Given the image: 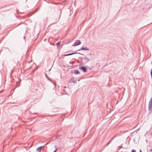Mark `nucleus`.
<instances>
[{"label":"nucleus","instance_id":"obj_20","mask_svg":"<svg viewBox=\"0 0 152 152\" xmlns=\"http://www.w3.org/2000/svg\"><path fill=\"white\" fill-rule=\"evenodd\" d=\"M149 151L152 152V148L149 150Z\"/></svg>","mask_w":152,"mask_h":152},{"label":"nucleus","instance_id":"obj_3","mask_svg":"<svg viewBox=\"0 0 152 152\" xmlns=\"http://www.w3.org/2000/svg\"><path fill=\"white\" fill-rule=\"evenodd\" d=\"M82 59H83V60H84V64L85 63H87L90 61V59L87 58L86 56H85L84 57V58H81Z\"/></svg>","mask_w":152,"mask_h":152},{"label":"nucleus","instance_id":"obj_22","mask_svg":"<svg viewBox=\"0 0 152 152\" xmlns=\"http://www.w3.org/2000/svg\"><path fill=\"white\" fill-rule=\"evenodd\" d=\"M54 147H55V148H56H56H57V146H56V145H55V146H54Z\"/></svg>","mask_w":152,"mask_h":152},{"label":"nucleus","instance_id":"obj_14","mask_svg":"<svg viewBox=\"0 0 152 152\" xmlns=\"http://www.w3.org/2000/svg\"><path fill=\"white\" fill-rule=\"evenodd\" d=\"M21 81V80L20 79H19V81L17 82V84L18 85V83H19V84L20 83Z\"/></svg>","mask_w":152,"mask_h":152},{"label":"nucleus","instance_id":"obj_1","mask_svg":"<svg viewBox=\"0 0 152 152\" xmlns=\"http://www.w3.org/2000/svg\"><path fill=\"white\" fill-rule=\"evenodd\" d=\"M81 54V55H85L81 53H80L74 52V53H68V54H64L63 55V56H70V55H73V54Z\"/></svg>","mask_w":152,"mask_h":152},{"label":"nucleus","instance_id":"obj_11","mask_svg":"<svg viewBox=\"0 0 152 152\" xmlns=\"http://www.w3.org/2000/svg\"><path fill=\"white\" fill-rule=\"evenodd\" d=\"M61 136V134H58L57 135L56 137V139H58V138Z\"/></svg>","mask_w":152,"mask_h":152},{"label":"nucleus","instance_id":"obj_4","mask_svg":"<svg viewBox=\"0 0 152 152\" xmlns=\"http://www.w3.org/2000/svg\"><path fill=\"white\" fill-rule=\"evenodd\" d=\"M79 69H81L83 72H87V68L84 66H82L80 67H79Z\"/></svg>","mask_w":152,"mask_h":152},{"label":"nucleus","instance_id":"obj_15","mask_svg":"<svg viewBox=\"0 0 152 152\" xmlns=\"http://www.w3.org/2000/svg\"><path fill=\"white\" fill-rule=\"evenodd\" d=\"M45 74V76H46V77L50 81V78L46 74Z\"/></svg>","mask_w":152,"mask_h":152},{"label":"nucleus","instance_id":"obj_17","mask_svg":"<svg viewBox=\"0 0 152 152\" xmlns=\"http://www.w3.org/2000/svg\"><path fill=\"white\" fill-rule=\"evenodd\" d=\"M12 53H16V52L14 50H13L11 52Z\"/></svg>","mask_w":152,"mask_h":152},{"label":"nucleus","instance_id":"obj_18","mask_svg":"<svg viewBox=\"0 0 152 152\" xmlns=\"http://www.w3.org/2000/svg\"><path fill=\"white\" fill-rule=\"evenodd\" d=\"M58 149V148H56V149L55 150V151L53 152H56L57 151Z\"/></svg>","mask_w":152,"mask_h":152},{"label":"nucleus","instance_id":"obj_19","mask_svg":"<svg viewBox=\"0 0 152 152\" xmlns=\"http://www.w3.org/2000/svg\"><path fill=\"white\" fill-rule=\"evenodd\" d=\"M119 148H123V147H122V146L121 145V146H119Z\"/></svg>","mask_w":152,"mask_h":152},{"label":"nucleus","instance_id":"obj_28","mask_svg":"<svg viewBox=\"0 0 152 152\" xmlns=\"http://www.w3.org/2000/svg\"><path fill=\"white\" fill-rule=\"evenodd\" d=\"M79 80H80V79H78V81H79Z\"/></svg>","mask_w":152,"mask_h":152},{"label":"nucleus","instance_id":"obj_5","mask_svg":"<svg viewBox=\"0 0 152 152\" xmlns=\"http://www.w3.org/2000/svg\"><path fill=\"white\" fill-rule=\"evenodd\" d=\"M89 50L88 48L87 47H82L80 49L77 50V51L80 50Z\"/></svg>","mask_w":152,"mask_h":152},{"label":"nucleus","instance_id":"obj_24","mask_svg":"<svg viewBox=\"0 0 152 152\" xmlns=\"http://www.w3.org/2000/svg\"><path fill=\"white\" fill-rule=\"evenodd\" d=\"M113 137L111 139V140H111V141H112V140L113 139Z\"/></svg>","mask_w":152,"mask_h":152},{"label":"nucleus","instance_id":"obj_31","mask_svg":"<svg viewBox=\"0 0 152 152\" xmlns=\"http://www.w3.org/2000/svg\"><path fill=\"white\" fill-rule=\"evenodd\" d=\"M39 152H40V151Z\"/></svg>","mask_w":152,"mask_h":152},{"label":"nucleus","instance_id":"obj_25","mask_svg":"<svg viewBox=\"0 0 152 152\" xmlns=\"http://www.w3.org/2000/svg\"><path fill=\"white\" fill-rule=\"evenodd\" d=\"M140 152H142L141 149L140 150Z\"/></svg>","mask_w":152,"mask_h":152},{"label":"nucleus","instance_id":"obj_21","mask_svg":"<svg viewBox=\"0 0 152 152\" xmlns=\"http://www.w3.org/2000/svg\"><path fill=\"white\" fill-rule=\"evenodd\" d=\"M60 17H59V18H58V20L57 21H56L55 23H56L57 22H58V20H59V19H60Z\"/></svg>","mask_w":152,"mask_h":152},{"label":"nucleus","instance_id":"obj_29","mask_svg":"<svg viewBox=\"0 0 152 152\" xmlns=\"http://www.w3.org/2000/svg\"><path fill=\"white\" fill-rule=\"evenodd\" d=\"M12 72H13V71H12L11 73H12Z\"/></svg>","mask_w":152,"mask_h":152},{"label":"nucleus","instance_id":"obj_23","mask_svg":"<svg viewBox=\"0 0 152 152\" xmlns=\"http://www.w3.org/2000/svg\"><path fill=\"white\" fill-rule=\"evenodd\" d=\"M49 143V142H47L46 143L45 145H47L48 144V143Z\"/></svg>","mask_w":152,"mask_h":152},{"label":"nucleus","instance_id":"obj_12","mask_svg":"<svg viewBox=\"0 0 152 152\" xmlns=\"http://www.w3.org/2000/svg\"><path fill=\"white\" fill-rule=\"evenodd\" d=\"M111 140H110L105 145V146H107L111 142Z\"/></svg>","mask_w":152,"mask_h":152},{"label":"nucleus","instance_id":"obj_13","mask_svg":"<svg viewBox=\"0 0 152 152\" xmlns=\"http://www.w3.org/2000/svg\"><path fill=\"white\" fill-rule=\"evenodd\" d=\"M61 44V42H58L57 43H56V45L57 46H58L59 45H60Z\"/></svg>","mask_w":152,"mask_h":152},{"label":"nucleus","instance_id":"obj_7","mask_svg":"<svg viewBox=\"0 0 152 152\" xmlns=\"http://www.w3.org/2000/svg\"><path fill=\"white\" fill-rule=\"evenodd\" d=\"M74 73L75 75L80 74L79 71L77 70H74Z\"/></svg>","mask_w":152,"mask_h":152},{"label":"nucleus","instance_id":"obj_26","mask_svg":"<svg viewBox=\"0 0 152 152\" xmlns=\"http://www.w3.org/2000/svg\"><path fill=\"white\" fill-rule=\"evenodd\" d=\"M63 87H64V88H66V86H64Z\"/></svg>","mask_w":152,"mask_h":152},{"label":"nucleus","instance_id":"obj_2","mask_svg":"<svg viewBox=\"0 0 152 152\" xmlns=\"http://www.w3.org/2000/svg\"><path fill=\"white\" fill-rule=\"evenodd\" d=\"M81 43V41L79 40H77L73 45L72 46H75L80 45Z\"/></svg>","mask_w":152,"mask_h":152},{"label":"nucleus","instance_id":"obj_30","mask_svg":"<svg viewBox=\"0 0 152 152\" xmlns=\"http://www.w3.org/2000/svg\"><path fill=\"white\" fill-rule=\"evenodd\" d=\"M151 64H152V62H151Z\"/></svg>","mask_w":152,"mask_h":152},{"label":"nucleus","instance_id":"obj_27","mask_svg":"<svg viewBox=\"0 0 152 152\" xmlns=\"http://www.w3.org/2000/svg\"><path fill=\"white\" fill-rule=\"evenodd\" d=\"M8 50H9V52H11V51H10V50H9V49H8Z\"/></svg>","mask_w":152,"mask_h":152},{"label":"nucleus","instance_id":"obj_6","mask_svg":"<svg viewBox=\"0 0 152 152\" xmlns=\"http://www.w3.org/2000/svg\"><path fill=\"white\" fill-rule=\"evenodd\" d=\"M69 82L70 83H76L77 82L74 80V78L73 77H71L69 80Z\"/></svg>","mask_w":152,"mask_h":152},{"label":"nucleus","instance_id":"obj_16","mask_svg":"<svg viewBox=\"0 0 152 152\" xmlns=\"http://www.w3.org/2000/svg\"><path fill=\"white\" fill-rule=\"evenodd\" d=\"M131 152H136V151L135 150L132 149V150Z\"/></svg>","mask_w":152,"mask_h":152},{"label":"nucleus","instance_id":"obj_10","mask_svg":"<svg viewBox=\"0 0 152 152\" xmlns=\"http://www.w3.org/2000/svg\"><path fill=\"white\" fill-rule=\"evenodd\" d=\"M149 104L152 105V98H151L149 102Z\"/></svg>","mask_w":152,"mask_h":152},{"label":"nucleus","instance_id":"obj_8","mask_svg":"<svg viewBox=\"0 0 152 152\" xmlns=\"http://www.w3.org/2000/svg\"><path fill=\"white\" fill-rule=\"evenodd\" d=\"M42 147H43V146H41L38 147L36 149V151H38L39 150V151H40L41 150V149L42 148Z\"/></svg>","mask_w":152,"mask_h":152},{"label":"nucleus","instance_id":"obj_9","mask_svg":"<svg viewBox=\"0 0 152 152\" xmlns=\"http://www.w3.org/2000/svg\"><path fill=\"white\" fill-rule=\"evenodd\" d=\"M152 109V105H148V109L149 111H151Z\"/></svg>","mask_w":152,"mask_h":152}]
</instances>
